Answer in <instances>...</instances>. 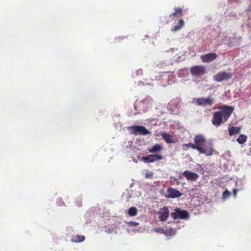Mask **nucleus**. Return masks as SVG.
<instances>
[{
    "label": "nucleus",
    "instance_id": "1",
    "mask_svg": "<svg viewBox=\"0 0 251 251\" xmlns=\"http://www.w3.org/2000/svg\"><path fill=\"white\" fill-rule=\"evenodd\" d=\"M195 148L200 153L205 154L206 156H211L216 152L211 143H208L206 139L202 135H196L194 139Z\"/></svg>",
    "mask_w": 251,
    "mask_h": 251
},
{
    "label": "nucleus",
    "instance_id": "2",
    "mask_svg": "<svg viewBox=\"0 0 251 251\" xmlns=\"http://www.w3.org/2000/svg\"><path fill=\"white\" fill-rule=\"evenodd\" d=\"M220 109L221 110L213 113L211 120L212 124L217 127L222 125L223 120L224 122L226 121L233 111V107L227 105L221 106Z\"/></svg>",
    "mask_w": 251,
    "mask_h": 251
},
{
    "label": "nucleus",
    "instance_id": "3",
    "mask_svg": "<svg viewBox=\"0 0 251 251\" xmlns=\"http://www.w3.org/2000/svg\"><path fill=\"white\" fill-rule=\"evenodd\" d=\"M193 102L198 106L207 107L215 103V99L211 97L194 98Z\"/></svg>",
    "mask_w": 251,
    "mask_h": 251
},
{
    "label": "nucleus",
    "instance_id": "4",
    "mask_svg": "<svg viewBox=\"0 0 251 251\" xmlns=\"http://www.w3.org/2000/svg\"><path fill=\"white\" fill-rule=\"evenodd\" d=\"M233 76V74L231 72L226 71H221L213 75L214 81L220 82L223 81H227Z\"/></svg>",
    "mask_w": 251,
    "mask_h": 251
},
{
    "label": "nucleus",
    "instance_id": "5",
    "mask_svg": "<svg viewBox=\"0 0 251 251\" xmlns=\"http://www.w3.org/2000/svg\"><path fill=\"white\" fill-rule=\"evenodd\" d=\"M171 216L174 220L177 219L187 220L189 217V215L187 211L176 208L175 209V212L171 213Z\"/></svg>",
    "mask_w": 251,
    "mask_h": 251
},
{
    "label": "nucleus",
    "instance_id": "6",
    "mask_svg": "<svg viewBox=\"0 0 251 251\" xmlns=\"http://www.w3.org/2000/svg\"><path fill=\"white\" fill-rule=\"evenodd\" d=\"M191 74L195 76H200L206 73V68L202 65H196L190 69Z\"/></svg>",
    "mask_w": 251,
    "mask_h": 251
},
{
    "label": "nucleus",
    "instance_id": "7",
    "mask_svg": "<svg viewBox=\"0 0 251 251\" xmlns=\"http://www.w3.org/2000/svg\"><path fill=\"white\" fill-rule=\"evenodd\" d=\"M158 219L160 222H165L167 220L170 214L169 208L166 206H163L159 209L158 213Z\"/></svg>",
    "mask_w": 251,
    "mask_h": 251
},
{
    "label": "nucleus",
    "instance_id": "8",
    "mask_svg": "<svg viewBox=\"0 0 251 251\" xmlns=\"http://www.w3.org/2000/svg\"><path fill=\"white\" fill-rule=\"evenodd\" d=\"M132 133L134 134L147 135L150 132L145 127L140 126H133L129 127Z\"/></svg>",
    "mask_w": 251,
    "mask_h": 251
},
{
    "label": "nucleus",
    "instance_id": "9",
    "mask_svg": "<svg viewBox=\"0 0 251 251\" xmlns=\"http://www.w3.org/2000/svg\"><path fill=\"white\" fill-rule=\"evenodd\" d=\"M167 194L166 197L172 199L179 198L182 195L179 191L171 187L167 189Z\"/></svg>",
    "mask_w": 251,
    "mask_h": 251
},
{
    "label": "nucleus",
    "instance_id": "10",
    "mask_svg": "<svg viewBox=\"0 0 251 251\" xmlns=\"http://www.w3.org/2000/svg\"><path fill=\"white\" fill-rule=\"evenodd\" d=\"M182 175L187 180L191 181H196L199 177L197 174L189 171H184L182 173Z\"/></svg>",
    "mask_w": 251,
    "mask_h": 251
},
{
    "label": "nucleus",
    "instance_id": "11",
    "mask_svg": "<svg viewBox=\"0 0 251 251\" xmlns=\"http://www.w3.org/2000/svg\"><path fill=\"white\" fill-rule=\"evenodd\" d=\"M217 57L215 53H209L201 56L202 62L208 63L214 60Z\"/></svg>",
    "mask_w": 251,
    "mask_h": 251
},
{
    "label": "nucleus",
    "instance_id": "12",
    "mask_svg": "<svg viewBox=\"0 0 251 251\" xmlns=\"http://www.w3.org/2000/svg\"><path fill=\"white\" fill-rule=\"evenodd\" d=\"M161 135L163 139L168 144L175 143L176 142V140L172 135H170L168 133L164 132L161 133Z\"/></svg>",
    "mask_w": 251,
    "mask_h": 251
},
{
    "label": "nucleus",
    "instance_id": "13",
    "mask_svg": "<svg viewBox=\"0 0 251 251\" xmlns=\"http://www.w3.org/2000/svg\"><path fill=\"white\" fill-rule=\"evenodd\" d=\"M174 10V12L170 15V18L174 19V17H179L182 15L183 10L180 7H175Z\"/></svg>",
    "mask_w": 251,
    "mask_h": 251
},
{
    "label": "nucleus",
    "instance_id": "14",
    "mask_svg": "<svg viewBox=\"0 0 251 251\" xmlns=\"http://www.w3.org/2000/svg\"><path fill=\"white\" fill-rule=\"evenodd\" d=\"M241 130V128L237 126H232L228 129L229 135L232 136L238 134Z\"/></svg>",
    "mask_w": 251,
    "mask_h": 251
},
{
    "label": "nucleus",
    "instance_id": "15",
    "mask_svg": "<svg viewBox=\"0 0 251 251\" xmlns=\"http://www.w3.org/2000/svg\"><path fill=\"white\" fill-rule=\"evenodd\" d=\"M85 237L83 235H76L73 236L71 239V241L74 243L81 242L84 241Z\"/></svg>",
    "mask_w": 251,
    "mask_h": 251
},
{
    "label": "nucleus",
    "instance_id": "16",
    "mask_svg": "<svg viewBox=\"0 0 251 251\" xmlns=\"http://www.w3.org/2000/svg\"><path fill=\"white\" fill-rule=\"evenodd\" d=\"M178 25H175L172 30L176 32L180 30L184 25V21L182 19H180L178 22Z\"/></svg>",
    "mask_w": 251,
    "mask_h": 251
},
{
    "label": "nucleus",
    "instance_id": "17",
    "mask_svg": "<svg viewBox=\"0 0 251 251\" xmlns=\"http://www.w3.org/2000/svg\"><path fill=\"white\" fill-rule=\"evenodd\" d=\"M162 150V146L159 144L154 145L151 148L148 150L151 153H154L159 151Z\"/></svg>",
    "mask_w": 251,
    "mask_h": 251
},
{
    "label": "nucleus",
    "instance_id": "18",
    "mask_svg": "<svg viewBox=\"0 0 251 251\" xmlns=\"http://www.w3.org/2000/svg\"><path fill=\"white\" fill-rule=\"evenodd\" d=\"M137 212L138 210L135 207H131L128 210V214L131 217L136 216Z\"/></svg>",
    "mask_w": 251,
    "mask_h": 251
},
{
    "label": "nucleus",
    "instance_id": "19",
    "mask_svg": "<svg viewBox=\"0 0 251 251\" xmlns=\"http://www.w3.org/2000/svg\"><path fill=\"white\" fill-rule=\"evenodd\" d=\"M247 137L244 134H241L237 139V141L240 144H244L247 141Z\"/></svg>",
    "mask_w": 251,
    "mask_h": 251
},
{
    "label": "nucleus",
    "instance_id": "20",
    "mask_svg": "<svg viewBox=\"0 0 251 251\" xmlns=\"http://www.w3.org/2000/svg\"><path fill=\"white\" fill-rule=\"evenodd\" d=\"M141 160L145 163H151L152 162L151 155H149L147 156L142 157Z\"/></svg>",
    "mask_w": 251,
    "mask_h": 251
},
{
    "label": "nucleus",
    "instance_id": "21",
    "mask_svg": "<svg viewBox=\"0 0 251 251\" xmlns=\"http://www.w3.org/2000/svg\"><path fill=\"white\" fill-rule=\"evenodd\" d=\"M152 157V162L162 160L163 159L162 156L160 154H151Z\"/></svg>",
    "mask_w": 251,
    "mask_h": 251
},
{
    "label": "nucleus",
    "instance_id": "22",
    "mask_svg": "<svg viewBox=\"0 0 251 251\" xmlns=\"http://www.w3.org/2000/svg\"><path fill=\"white\" fill-rule=\"evenodd\" d=\"M182 146L183 147H189V148H191L193 149H195V148H197V147L194 145V144L193 143H188V144H183Z\"/></svg>",
    "mask_w": 251,
    "mask_h": 251
},
{
    "label": "nucleus",
    "instance_id": "23",
    "mask_svg": "<svg viewBox=\"0 0 251 251\" xmlns=\"http://www.w3.org/2000/svg\"><path fill=\"white\" fill-rule=\"evenodd\" d=\"M230 195V192L227 190H226L224 192H223V197L224 199H227V198H228L229 197V196Z\"/></svg>",
    "mask_w": 251,
    "mask_h": 251
},
{
    "label": "nucleus",
    "instance_id": "24",
    "mask_svg": "<svg viewBox=\"0 0 251 251\" xmlns=\"http://www.w3.org/2000/svg\"><path fill=\"white\" fill-rule=\"evenodd\" d=\"M153 174L152 172H150L149 171H147L146 173L145 174V177L146 178H151L153 177Z\"/></svg>",
    "mask_w": 251,
    "mask_h": 251
},
{
    "label": "nucleus",
    "instance_id": "25",
    "mask_svg": "<svg viewBox=\"0 0 251 251\" xmlns=\"http://www.w3.org/2000/svg\"><path fill=\"white\" fill-rule=\"evenodd\" d=\"M128 224L130 225V226H136L138 225V223H137V222H130Z\"/></svg>",
    "mask_w": 251,
    "mask_h": 251
},
{
    "label": "nucleus",
    "instance_id": "26",
    "mask_svg": "<svg viewBox=\"0 0 251 251\" xmlns=\"http://www.w3.org/2000/svg\"><path fill=\"white\" fill-rule=\"evenodd\" d=\"M233 191L234 196L236 197L237 193V190L236 189H234Z\"/></svg>",
    "mask_w": 251,
    "mask_h": 251
}]
</instances>
